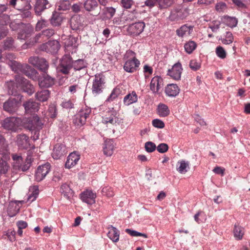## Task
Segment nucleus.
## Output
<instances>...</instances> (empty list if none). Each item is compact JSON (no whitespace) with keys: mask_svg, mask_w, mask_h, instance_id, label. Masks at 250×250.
I'll use <instances>...</instances> for the list:
<instances>
[{"mask_svg":"<svg viewBox=\"0 0 250 250\" xmlns=\"http://www.w3.org/2000/svg\"><path fill=\"white\" fill-rule=\"evenodd\" d=\"M72 67L75 70H80L85 67V64L83 60L79 59L73 62L70 55L63 56L60 62L59 71L64 74H67Z\"/></svg>","mask_w":250,"mask_h":250,"instance_id":"obj_1","label":"nucleus"},{"mask_svg":"<svg viewBox=\"0 0 250 250\" xmlns=\"http://www.w3.org/2000/svg\"><path fill=\"white\" fill-rule=\"evenodd\" d=\"M125 57L127 60L124 65L125 71L129 73L136 71L140 64V62L136 58L135 53L131 50H128L126 52Z\"/></svg>","mask_w":250,"mask_h":250,"instance_id":"obj_2","label":"nucleus"},{"mask_svg":"<svg viewBox=\"0 0 250 250\" xmlns=\"http://www.w3.org/2000/svg\"><path fill=\"white\" fill-rule=\"evenodd\" d=\"M12 158L13 160V167L16 170L25 171L28 170L31 166L32 160L31 157L30 156L27 157L24 164H23L22 158L20 155L13 154L12 155Z\"/></svg>","mask_w":250,"mask_h":250,"instance_id":"obj_3","label":"nucleus"},{"mask_svg":"<svg viewBox=\"0 0 250 250\" xmlns=\"http://www.w3.org/2000/svg\"><path fill=\"white\" fill-rule=\"evenodd\" d=\"M42 125L39 117L37 116H34L28 120V122L25 124V127L32 132L34 133L36 138L34 137V139L36 140L38 138L39 131L42 128Z\"/></svg>","mask_w":250,"mask_h":250,"instance_id":"obj_4","label":"nucleus"},{"mask_svg":"<svg viewBox=\"0 0 250 250\" xmlns=\"http://www.w3.org/2000/svg\"><path fill=\"white\" fill-rule=\"evenodd\" d=\"M15 84L17 88H21L29 95L34 92L33 85L30 83L29 81L21 76L17 75L15 76Z\"/></svg>","mask_w":250,"mask_h":250,"instance_id":"obj_5","label":"nucleus"},{"mask_svg":"<svg viewBox=\"0 0 250 250\" xmlns=\"http://www.w3.org/2000/svg\"><path fill=\"white\" fill-rule=\"evenodd\" d=\"M104 87V79L100 75H96L92 86V94L96 96L102 92Z\"/></svg>","mask_w":250,"mask_h":250,"instance_id":"obj_6","label":"nucleus"},{"mask_svg":"<svg viewBox=\"0 0 250 250\" xmlns=\"http://www.w3.org/2000/svg\"><path fill=\"white\" fill-rule=\"evenodd\" d=\"M90 113L91 109L90 108L85 107L81 109L76 115L74 120V123L78 125H84Z\"/></svg>","mask_w":250,"mask_h":250,"instance_id":"obj_7","label":"nucleus"},{"mask_svg":"<svg viewBox=\"0 0 250 250\" xmlns=\"http://www.w3.org/2000/svg\"><path fill=\"white\" fill-rule=\"evenodd\" d=\"M20 122V119L15 117H11L5 119L2 125L5 129L15 132L19 127Z\"/></svg>","mask_w":250,"mask_h":250,"instance_id":"obj_8","label":"nucleus"},{"mask_svg":"<svg viewBox=\"0 0 250 250\" xmlns=\"http://www.w3.org/2000/svg\"><path fill=\"white\" fill-rule=\"evenodd\" d=\"M145 27V23L143 21H140L130 24L127 27L126 30L129 35L133 36H137L142 33Z\"/></svg>","mask_w":250,"mask_h":250,"instance_id":"obj_9","label":"nucleus"},{"mask_svg":"<svg viewBox=\"0 0 250 250\" xmlns=\"http://www.w3.org/2000/svg\"><path fill=\"white\" fill-rule=\"evenodd\" d=\"M50 169V166L48 163L39 166L35 173V180L38 182L42 180L49 173Z\"/></svg>","mask_w":250,"mask_h":250,"instance_id":"obj_10","label":"nucleus"},{"mask_svg":"<svg viewBox=\"0 0 250 250\" xmlns=\"http://www.w3.org/2000/svg\"><path fill=\"white\" fill-rule=\"evenodd\" d=\"M60 47L59 42L56 40H53L42 44L41 46V49L47 52L54 54L58 52Z\"/></svg>","mask_w":250,"mask_h":250,"instance_id":"obj_11","label":"nucleus"},{"mask_svg":"<svg viewBox=\"0 0 250 250\" xmlns=\"http://www.w3.org/2000/svg\"><path fill=\"white\" fill-rule=\"evenodd\" d=\"M182 70L181 64L180 62H177L173 65L171 69H168L167 74L175 80H179L181 77Z\"/></svg>","mask_w":250,"mask_h":250,"instance_id":"obj_12","label":"nucleus"},{"mask_svg":"<svg viewBox=\"0 0 250 250\" xmlns=\"http://www.w3.org/2000/svg\"><path fill=\"white\" fill-rule=\"evenodd\" d=\"M163 86V80L160 76H156L151 79L150 83V89L153 93H158L159 90Z\"/></svg>","mask_w":250,"mask_h":250,"instance_id":"obj_13","label":"nucleus"},{"mask_svg":"<svg viewBox=\"0 0 250 250\" xmlns=\"http://www.w3.org/2000/svg\"><path fill=\"white\" fill-rule=\"evenodd\" d=\"M80 159V155L77 152H73L69 154L65 162V167L70 168L74 167L78 163Z\"/></svg>","mask_w":250,"mask_h":250,"instance_id":"obj_14","label":"nucleus"},{"mask_svg":"<svg viewBox=\"0 0 250 250\" xmlns=\"http://www.w3.org/2000/svg\"><path fill=\"white\" fill-rule=\"evenodd\" d=\"M96 193L90 190H86L81 194L82 200L87 204L92 205L95 203Z\"/></svg>","mask_w":250,"mask_h":250,"instance_id":"obj_15","label":"nucleus"},{"mask_svg":"<svg viewBox=\"0 0 250 250\" xmlns=\"http://www.w3.org/2000/svg\"><path fill=\"white\" fill-rule=\"evenodd\" d=\"M188 15V13L186 9H175L171 12L169 19L172 21L183 19L185 18Z\"/></svg>","mask_w":250,"mask_h":250,"instance_id":"obj_16","label":"nucleus"},{"mask_svg":"<svg viewBox=\"0 0 250 250\" xmlns=\"http://www.w3.org/2000/svg\"><path fill=\"white\" fill-rule=\"evenodd\" d=\"M193 26L187 24L183 25L176 31L177 35L181 38L187 37L193 32Z\"/></svg>","mask_w":250,"mask_h":250,"instance_id":"obj_17","label":"nucleus"},{"mask_svg":"<svg viewBox=\"0 0 250 250\" xmlns=\"http://www.w3.org/2000/svg\"><path fill=\"white\" fill-rule=\"evenodd\" d=\"M55 83V78L48 75L44 72L42 77L39 79V84L42 87H48L53 85Z\"/></svg>","mask_w":250,"mask_h":250,"instance_id":"obj_18","label":"nucleus"},{"mask_svg":"<svg viewBox=\"0 0 250 250\" xmlns=\"http://www.w3.org/2000/svg\"><path fill=\"white\" fill-rule=\"evenodd\" d=\"M17 108L18 102L15 99H9L3 103V109L10 113L16 112Z\"/></svg>","mask_w":250,"mask_h":250,"instance_id":"obj_19","label":"nucleus"},{"mask_svg":"<svg viewBox=\"0 0 250 250\" xmlns=\"http://www.w3.org/2000/svg\"><path fill=\"white\" fill-rule=\"evenodd\" d=\"M51 5L47 0H37L35 5V11L37 15H40L45 9L51 7Z\"/></svg>","mask_w":250,"mask_h":250,"instance_id":"obj_20","label":"nucleus"},{"mask_svg":"<svg viewBox=\"0 0 250 250\" xmlns=\"http://www.w3.org/2000/svg\"><path fill=\"white\" fill-rule=\"evenodd\" d=\"M9 158V154L7 152H4V154L0 153V174H5L7 172L9 167L7 160Z\"/></svg>","mask_w":250,"mask_h":250,"instance_id":"obj_21","label":"nucleus"},{"mask_svg":"<svg viewBox=\"0 0 250 250\" xmlns=\"http://www.w3.org/2000/svg\"><path fill=\"white\" fill-rule=\"evenodd\" d=\"M21 71L28 78L35 80L38 78V72L28 64L21 65Z\"/></svg>","mask_w":250,"mask_h":250,"instance_id":"obj_22","label":"nucleus"},{"mask_svg":"<svg viewBox=\"0 0 250 250\" xmlns=\"http://www.w3.org/2000/svg\"><path fill=\"white\" fill-rule=\"evenodd\" d=\"M65 153V146L61 144H56L54 147L52 156L54 159H60Z\"/></svg>","mask_w":250,"mask_h":250,"instance_id":"obj_23","label":"nucleus"},{"mask_svg":"<svg viewBox=\"0 0 250 250\" xmlns=\"http://www.w3.org/2000/svg\"><path fill=\"white\" fill-rule=\"evenodd\" d=\"M180 92V88L176 84H169L166 87L165 92L169 97H175Z\"/></svg>","mask_w":250,"mask_h":250,"instance_id":"obj_24","label":"nucleus"},{"mask_svg":"<svg viewBox=\"0 0 250 250\" xmlns=\"http://www.w3.org/2000/svg\"><path fill=\"white\" fill-rule=\"evenodd\" d=\"M109 231L107 233L108 237L113 242H117L119 241L120 233L119 230L112 226L108 227Z\"/></svg>","mask_w":250,"mask_h":250,"instance_id":"obj_25","label":"nucleus"},{"mask_svg":"<svg viewBox=\"0 0 250 250\" xmlns=\"http://www.w3.org/2000/svg\"><path fill=\"white\" fill-rule=\"evenodd\" d=\"M17 142L18 146L23 148H27L29 146V138L25 134H20L17 137Z\"/></svg>","mask_w":250,"mask_h":250,"instance_id":"obj_26","label":"nucleus"},{"mask_svg":"<svg viewBox=\"0 0 250 250\" xmlns=\"http://www.w3.org/2000/svg\"><path fill=\"white\" fill-rule=\"evenodd\" d=\"M118 120L117 117V113L115 111L112 110L108 113V115L103 118V122L104 124L110 123L115 125Z\"/></svg>","mask_w":250,"mask_h":250,"instance_id":"obj_27","label":"nucleus"},{"mask_svg":"<svg viewBox=\"0 0 250 250\" xmlns=\"http://www.w3.org/2000/svg\"><path fill=\"white\" fill-rule=\"evenodd\" d=\"M98 6V4L96 0H85L83 3V7L88 12L94 11Z\"/></svg>","mask_w":250,"mask_h":250,"instance_id":"obj_28","label":"nucleus"},{"mask_svg":"<svg viewBox=\"0 0 250 250\" xmlns=\"http://www.w3.org/2000/svg\"><path fill=\"white\" fill-rule=\"evenodd\" d=\"M138 97L135 91H132L131 93L126 95L124 99V103L126 105H129L132 104L137 102Z\"/></svg>","mask_w":250,"mask_h":250,"instance_id":"obj_29","label":"nucleus"},{"mask_svg":"<svg viewBox=\"0 0 250 250\" xmlns=\"http://www.w3.org/2000/svg\"><path fill=\"white\" fill-rule=\"evenodd\" d=\"M62 21V18L60 14L56 11H54L50 19L51 25L53 26H59L61 24Z\"/></svg>","mask_w":250,"mask_h":250,"instance_id":"obj_30","label":"nucleus"},{"mask_svg":"<svg viewBox=\"0 0 250 250\" xmlns=\"http://www.w3.org/2000/svg\"><path fill=\"white\" fill-rule=\"evenodd\" d=\"M23 105L26 112H32L38 110V104L33 101L29 100L24 104Z\"/></svg>","mask_w":250,"mask_h":250,"instance_id":"obj_31","label":"nucleus"},{"mask_svg":"<svg viewBox=\"0 0 250 250\" xmlns=\"http://www.w3.org/2000/svg\"><path fill=\"white\" fill-rule=\"evenodd\" d=\"M157 112L160 117H165L169 114L170 110L166 104H160L158 106Z\"/></svg>","mask_w":250,"mask_h":250,"instance_id":"obj_32","label":"nucleus"},{"mask_svg":"<svg viewBox=\"0 0 250 250\" xmlns=\"http://www.w3.org/2000/svg\"><path fill=\"white\" fill-rule=\"evenodd\" d=\"M32 31V28L26 27L19 32L18 38L21 40H25L30 37Z\"/></svg>","mask_w":250,"mask_h":250,"instance_id":"obj_33","label":"nucleus"},{"mask_svg":"<svg viewBox=\"0 0 250 250\" xmlns=\"http://www.w3.org/2000/svg\"><path fill=\"white\" fill-rule=\"evenodd\" d=\"M116 9L112 7H105L102 10V13L104 15V18L110 19L115 15Z\"/></svg>","mask_w":250,"mask_h":250,"instance_id":"obj_34","label":"nucleus"},{"mask_svg":"<svg viewBox=\"0 0 250 250\" xmlns=\"http://www.w3.org/2000/svg\"><path fill=\"white\" fill-rule=\"evenodd\" d=\"M39 194V188L37 186L30 187L29 188V193L28 197V200L30 202L35 201Z\"/></svg>","mask_w":250,"mask_h":250,"instance_id":"obj_35","label":"nucleus"},{"mask_svg":"<svg viewBox=\"0 0 250 250\" xmlns=\"http://www.w3.org/2000/svg\"><path fill=\"white\" fill-rule=\"evenodd\" d=\"M49 91L48 90H42L41 91L38 92L36 94V99L41 101H46L49 96Z\"/></svg>","mask_w":250,"mask_h":250,"instance_id":"obj_36","label":"nucleus"},{"mask_svg":"<svg viewBox=\"0 0 250 250\" xmlns=\"http://www.w3.org/2000/svg\"><path fill=\"white\" fill-rule=\"evenodd\" d=\"M114 146L111 141L105 142V146L104 147V153L107 156H110L113 153Z\"/></svg>","mask_w":250,"mask_h":250,"instance_id":"obj_37","label":"nucleus"},{"mask_svg":"<svg viewBox=\"0 0 250 250\" xmlns=\"http://www.w3.org/2000/svg\"><path fill=\"white\" fill-rule=\"evenodd\" d=\"M3 47L5 50H13L16 47L14 40L11 38H7L3 42Z\"/></svg>","mask_w":250,"mask_h":250,"instance_id":"obj_38","label":"nucleus"},{"mask_svg":"<svg viewBox=\"0 0 250 250\" xmlns=\"http://www.w3.org/2000/svg\"><path fill=\"white\" fill-rule=\"evenodd\" d=\"M224 19L225 22L228 26L233 28L237 26L238 21L236 18L226 16Z\"/></svg>","mask_w":250,"mask_h":250,"instance_id":"obj_39","label":"nucleus"},{"mask_svg":"<svg viewBox=\"0 0 250 250\" xmlns=\"http://www.w3.org/2000/svg\"><path fill=\"white\" fill-rule=\"evenodd\" d=\"M233 233L234 236L236 239L240 240L244 234V229L241 227L235 224L233 229Z\"/></svg>","mask_w":250,"mask_h":250,"instance_id":"obj_40","label":"nucleus"},{"mask_svg":"<svg viewBox=\"0 0 250 250\" xmlns=\"http://www.w3.org/2000/svg\"><path fill=\"white\" fill-rule=\"evenodd\" d=\"M55 33L54 30L53 29H47L42 31L41 34L37 35L35 38V42H37L39 38L41 37H46L47 38H50Z\"/></svg>","mask_w":250,"mask_h":250,"instance_id":"obj_41","label":"nucleus"},{"mask_svg":"<svg viewBox=\"0 0 250 250\" xmlns=\"http://www.w3.org/2000/svg\"><path fill=\"white\" fill-rule=\"evenodd\" d=\"M197 44L193 41H190L186 42L184 45L185 51L190 54H191L196 48Z\"/></svg>","mask_w":250,"mask_h":250,"instance_id":"obj_42","label":"nucleus"},{"mask_svg":"<svg viewBox=\"0 0 250 250\" xmlns=\"http://www.w3.org/2000/svg\"><path fill=\"white\" fill-rule=\"evenodd\" d=\"M179 166L177 168V170L180 173H185L189 168V162L184 160H182L178 162Z\"/></svg>","mask_w":250,"mask_h":250,"instance_id":"obj_43","label":"nucleus"},{"mask_svg":"<svg viewBox=\"0 0 250 250\" xmlns=\"http://www.w3.org/2000/svg\"><path fill=\"white\" fill-rule=\"evenodd\" d=\"M61 191L67 199L70 197L72 193V190L69 185L66 184H64L62 185L61 187Z\"/></svg>","mask_w":250,"mask_h":250,"instance_id":"obj_44","label":"nucleus"},{"mask_svg":"<svg viewBox=\"0 0 250 250\" xmlns=\"http://www.w3.org/2000/svg\"><path fill=\"white\" fill-rule=\"evenodd\" d=\"M70 4L69 1L66 0H61L57 3L58 9L59 10L65 11L69 9Z\"/></svg>","mask_w":250,"mask_h":250,"instance_id":"obj_45","label":"nucleus"},{"mask_svg":"<svg viewBox=\"0 0 250 250\" xmlns=\"http://www.w3.org/2000/svg\"><path fill=\"white\" fill-rule=\"evenodd\" d=\"M174 0H159V7L160 9H166L174 3Z\"/></svg>","mask_w":250,"mask_h":250,"instance_id":"obj_46","label":"nucleus"},{"mask_svg":"<svg viewBox=\"0 0 250 250\" xmlns=\"http://www.w3.org/2000/svg\"><path fill=\"white\" fill-rule=\"evenodd\" d=\"M137 12L136 10L128 12V14L125 16L123 19L126 22H130L133 21L137 18Z\"/></svg>","mask_w":250,"mask_h":250,"instance_id":"obj_47","label":"nucleus"},{"mask_svg":"<svg viewBox=\"0 0 250 250\" xmlns=\"http://www.w3.org/2000/svg\"><path fill=\"white\" fill-rule=\"evenodd\" d=\"M37 67L42 71L45 72L48 69V63L44 59L42 58Z\"/></svg>","mask_w":250,"mask_h":250,"instance_id":"obj_48","label":"nucleus"},{"mask_svg":"<svg viewBox=\"0 0 250 250\" xmlns=\"http://www.w3.org/2000/svg\"><path fill=\"white\" fill-rule=\"evenodd\" d=\"M222 42L225 44H229L233 41V37L230 32L226 33L225 38L221 39Z\"/></svg>","mask_w":250,"mask_h":250,"instance_id":"obj_49","label":"nucleus"},{"mask_svg":"<svg viewBox=\"0 0 250 250\" xmlns=\"http://www.w3.org/2000/svg\"><path fill=\"white\" fill-rule=\"evenodd\" d=\"M215 53L217 57L220 59H224L226 57V51L223 47L221 46H218L216 48Z\"/></svg>","mask_w":250,"mask_h":250,"instance_id":"obj_50","label":"nucleus"},{"mask_svg":"<svg viewBox=\"0 0 250 250\" xmlns=\"http://www.w3.org/2000/svg\"><path fill=\"white\" fill-rule=\"evenodd\" d=\"M145 148L147 152L150 153L154 151L157 147L154 143L148 141L145 143Z\"/></svg>","mask_w":250,"mask_h":250,"instance_id":"obj_51","label":"nucleus"},{"mask_svg":"<svg viewBox=\"0 0 250 250\" xmlns=\"http://www.w3.org/2000/svg\"><path fill=\"white\" fill-rule=\"evenodd\" d=\"M120 92L121 91L119 88H114L106 101L108 102L113 101L120 94Z\"/></svg>","mask_w":250,"mask_h":250,"instance_id":"obj_52","label":"nucleus"},{"mask_svg":"<svg viewBox=\"0 0 250 250\" xmlns=\"http://www.w3.org/2000/svg\"><path fill=\"white\" fill-rule=\"evenodd\" d=\"M48 25V21L42 19L37 22L36 26V30L37 31H39L42 28L47 27Z\"/></svg>","mask_w":250,"mask_h":250,"instance_id":"obj_53","label":"nucleus"},{"mask_svg":"<svg viewBox=\"0 0 250 250\" xmlns=\"http://www.w3.org/2000/svg\"><path fill=\"white\" fill-rule=\"evenodd\" d=\"M125 232L130 235L131 236H143L146 238L147 237V235L145 233H142L137 231L128 229H126Z\"/></svg>","mask_w":250,"mask_h":250,"instance_id":"obj_54","label":"nucleus"},{"mask_svg":"<svg viewBox=\"0 0 250 250\" xmlns=\"http://www.w3.org/2000/svg\"><path fill=\"white\" fill-rule=\"evenodd\" d=\"M189 67L192 70L196 71L200 68L201 64L197 60H192L190 62Z\"/></svg>","mask_w":250,"mask_h":250,"instance_id":"obj_55","label":"nucleus"},{"mask_svg":"<svg viewBox=\"0 0 250 250\" xmlns=\"http://www.w3.org/2000/svg\"><path fill=\"white\" fill-rule=\"evenodd\" d=\"M156 148L159 152L164 153L168 150V146L167 144L161 143Z\"/></svg>","mask_w":250,"mask_h":250,"instance_id":"obj_56","label":"nucleus"},{"mask_svg":"<svg viewBox=\"0 0 250 250\" xmlns=\"http://www.w3.org/2000/svg\"><path fill=\"white\" fill-rule=\"evenodd\" d=\"M41 59L42 58H40L38 57L32 56L29 58L28 62L33 66L37 67L38 63L40 62V61Z\"/></svg>","mask_w":250,"mask_h":250,"instance_id":"obj_57","label":"nucleus"},{"mask_svg":"<svg viewBox=\"0 0 250 250\" xmlns=\"http://www.w3.org/2000/svg\"><path fill=\"white\" fill-rule=\"evenodd\" d=\"M102 192L104 195L107 197H112L114 195V193L110 187H106L103 188Z\"/></svg>","mask_w":250,"mask_h":250,"instance_id":"obj_58","label":"nucleus"},{"mask_svg":"<svg viewBox=\"0 0 250 250\" xmlns=\"http://www.w3.org/2000/svg\"><path fill=\"white\" fill-rule=\"evenodd\" d=\"M153 125L158 128H163L165 126L164 123L159 119H154L152 121Z\"/></svg>","mask_w":250,"mask_h":250,"instance_id":"obj_59","label":"nucleus"},{"mask_svg":"<svg viewBox=\"0 0 250 250\" xmlns=\"http://www.w3.org/2000/svg\"><path fill=\"white\" fill-rule=\"evenodd\" d=\"M133 3L132 0H122L121 4L122 6L125 9L131 8Z\"/></svg>","mask_w":250,"mask_h":250,"instance_id":"obj_60","label":"nucleus"},{"mask_svg":"<svg viewBox=\"0 0 250 250\" xmlns=\"http://www.w3.org/2000/svg\"><path fill=\"white\" fill-rule=\"evenodd\" d=\"M220 26V22L219 21H213L212 25H210L209 27L213 32H216L219 29Z\"/></svg>","mask_w":250,"mask_h":250,"instance_id":"obj_61","label":"nucleus"},{"mask_svg":"<svg viewBox=\"0 0 250 250\" xmlns=\"http://www.w3.org/2000/svg\"><path fill=\"white\" fill-rule=\"evenodd\" d=\"M48 116H50L51 118H53L56 117V108L53 105H51L49 107L48 110Z\"/></svg>","mask_w":250,"mask_h":250,"instance_id":"obj_62","label":"nucleus"},{"mask_svg":"<svg viewBox=\"0 0 250 250\" xmlns=\"http://www.w3.org/2000/svg\"><path fill=\"white\" fill-rule=\"evenodd\" d=\"M63 108H72L73 107V104L70 100H65L63 101L61 104Z\"/></svg>","mask_w":250,"mask_h":250,"instance_id":"obj_63","label":"nucleus"},{"mask_svg":"<svg viewBox=\"0 0 250 250\" xmlns=\"http://www.w3.org/2000/svg\"><path fill=\"white\" fill-rule=\"evenodd\" d=\"M226 7V5L224 2H219L216 5V10L218 12L223 11Z\"/></svg>","mask_w":250,"mask_h":250,"instance_id":"obj_64","label":"nucleus"}]
</instances>
